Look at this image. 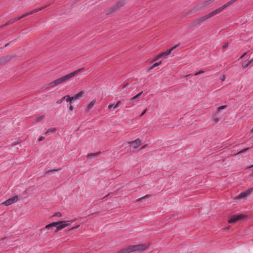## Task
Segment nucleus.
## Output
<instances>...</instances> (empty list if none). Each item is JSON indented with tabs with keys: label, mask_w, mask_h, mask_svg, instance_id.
Instances as JSON below:
<instances>
[{
	"label": "nucleus",
	"mask_w": 253,
	"mask_h": 253,
	"mask_svg": "<svg viewBox=\"0 0 253 253\" xmlns=\"http://www.w3.org/2000/svg\"><path fill=\"white\" fill-rule=\"evenodd\" d=\"M84 72H85V70H84V68H80L77 70H76V71L72 72L71 73H70L68 75H67L65 76H63L59 79H58L51 82L50 83H49L48 84L47 87H52L57 86L60 84H61L64 83L67 80L70 79L74 76H75L77 75L80 74Z\"/></svg>",
	"instance_id": "f257e3e1"
},
{
	"label": "nucleus",
	"mask_w": 253,
	"mask_h": 253,
	"mask_svg": "<svg viewBox=\"0 0 253 253\" xmlns=\"http://www.w3.org/2000/svg\"><path fill=\"white\" fill-rule=\"evenodd\" d=\"M71 223L70 221L62 220L58 222H54L46 225L44 228L46 229H49L50 228L56 227L55 232L56 233L59 231L63 229L66 227L70 225Z\"/></svg>",
	"instance_id": "f03ea898"
},
{
	"label": "nucleus",
	"mask_w": 253,
	"mask_h": 253,
	"mask_svg": "<svg viewBox=\"0 0 253 253\" xmlns=\"http://www.w3.org/2000/svg\"><path fill=\"white\" fill-rule=\"evenodd\" d=\"M148 248V246L145 244H138L136 245H130L125 247L120 251L118 253H130L134 251H143Z\"/></svg>",
	"instance_id": "7ed1b4c3"
},
{
	"label": "nucleus",
	"mask_w": 253,
	"mask_h": 253,
	"mask_svg": "<svg viewBox=\"0 0 253 253\" xmlns=\"http://www.w3.org/2000/svg\"><path fill=\"white\" fill-rule=\"evenodd\" d=\"M235 1V0H232L227 2L224 5L221 6L220 7L216 9V10L213 11L212 12L210 13L209 14L204 16L203 17L201 18V21L206 20L208 19V18L221 12L224 9H225L227 7L230 5L231 4H232Z\"/></svg>",
	"instance_id": "20e7f679"
},
{
	"label": "nucleus",
	"mask_w": 253,
	"mask_h": 253,
	"mask_svg": "<svg viewBox=\"0 0 253 253\" xmlns=\"http://www.w3.org/2000/svg\"><path fill=\"white\" fill-rule=\"evenodd\" d=\"M246 216L245 214H240L237 215H233L231 216L230 218L228 220V222L229 223H233L237 221L241 220L245 218Z\"/></svg>",
	"instance_id": "39448f33"
},
{
	"label": "nucleus",
	"mask_w": 253,
	"mask_h": 253,
	"mask_svg": "<svg viewBox=\"0 0 253 253\" xmlns=\"http://www.w3.org/2000/svg\"><path fill=\"white\" fill-rule=\"evenodd\" d=\"M18 200V197L17 196H14L13 197L10 198L6 200L3 204L6 206H9L13 203H16Z\"/></svg>",
	"instance_id": "423d86ee"
},
{
	"label": "nucleus",
	"mask_w": 253,
	"mask_h": 253,
	"mask_svg": "<svg viewBox=\"0 0 253 253\" xmlns=\"http://www.w3.org/2000/svg\"><path fill=\"white\" fill-rule=\"evenodd\" d=\"M141 141L139 139H137L134 141H129L128 144L133 148H138L141 144Z\"/></svg>",
	"instance_id": "0eeeda50"
},
{
	"label": "nucleus",
	"mask_w": 253,
	"mask_h": 253,
	"mask_svg": "<svg viewBox=\"0 0 253 253\" xmlns=\"http://www.w3.org/2000/svg\"><path fill=\"white\" fill-rule=\"evenodd\" d=\"M253 188H250L245 192L241 193L237 197V199L244 198L249 195L253 191Z\"/></svg>",
	"instance_id": "6e6552de"
},
{
	"label": "nucleus",
	"mask_w": 253,
	"mask_h": 253,
	"mask_svg": "<svg viewBox=\"0 0 253 253\" xmlns=\"http://www.w3.org/2000/svg\"><path fill=\"white\" fill-rule=\"evenodd\" d=\"M178 44L172 47V48H171L170 49H168L166 51L161 53V54H162V56L163 57L168 56L170 54V53L173 49H174L176 47L178 46Z\"/></svg>",
	"instance_id": "1a4fd4ad"
},
{
	"label": "nucleus",
	"mask_w": 253,
	"mask_h": 253,
	"mask_svg": "<svg viewBox=\"0 0 253 253\" xmlns=\"http://www.w3.org/2000/svg\"><path fill=\"white\" fill-rule=\"evenodd\" d=\"M84 94V91L83 90L80 91L76 94H75L74 96H73V99L74 100H77L79 99L80 98L83 97V95Z\"/></svg>",
	"instance_id": "9d476101"
},
{
	"label": "nucleus",
	"mask_w": 253,
	"mask_h": 253,
	"mask_svg": "<svg viewBox=\"0 0 253 253\" xmlns=\"http://www.w3.org/2000/svg\"><path fill=\"white\" fill-rule=\"evenodd\" d=\"M121 101L119 100L117 102L116 105H113L112 104H110L108 106V109L109 110H110L112 108L115 109L121 104Z\"/></svg>",
	"instance_id": "9b49d317"
},
{
	"label": "nucleus",
	"mask_w": 253,
	"mask_h": 253,
	"mask_svg": "<svg viewBox=\"0 0 253 253\" xmlns=\"http://www.w3.org/2000/svg\"><path fill=\"white\" fill-rule=\"evenodd\" d=\"M29 12L26 13H25V14H24L22 15V16H20V17H17V18H14V19H13L11 20V21H10L9 22V23H12L14 22L15 21H17V20H18L21 19V18H24V17H26V16H29Z\"/></svg>",
	"instance_id": "f8f14e48"
},
{
	"label": "nucleus",
	"mask_w": 253,
	"mask_h": 253,
	"mask_svg": "<svg viewBox=\"0 0 253 253\" xmlns=\"http://www.w3.org/2000/svg\"><path fill=\"white\" fill-rule=\"evenodd\" d=\"M96 99H94L90 102H89V103L87 106L86 110L87 111L90 110L93 107V106L96 103Z\"/></svg>",
	"instance_id": "ddd939ff"
},
{
	"label": "nucleus",
	"mask_w": 253,
	"mask_h": 253,
	"mask_svg": "<svg viewBox=\"0 0 253 253\" xmlns=\"http://www.w3.org/2000/svg\"><path fill=\"white\" fill-rule=\"evenodd\" d=\"M142 93H143V92L141 91V92H139V93H138L137 94H136V95H135L134 96H133V97L131 98L130 99V102H132V104L133 105L135 104V103L134 102H133V101L138 99L141 96V95L142 94Z\"/></svg>",
	"instance_id": "4468645a"
},
{
	"label": "nucleus",
	"mask_w": 253,
	"mask_h": 253,
	"mask_svg": "<svg viewBox=\"0 0 253 253\" xmlns=\"http://www.w3.org/2000/svg\"><path fill=\"white\" fill-rule=\"evenodd\" d=\"M253 61V59H251L248 61L246 60L244 61L242 64V67L244 68H247Z\"/></svg>",
	"instance_id": "2eb2a0df"
},
{
	"label": "nucleus",
	"mask_w": 253,
	"mask_h": 253,
	"mask_svg": "<svg viewBox=\"0 0 253 253\" xmlns=\"http://www.w3.org/2000/svg\"><path fill=\"white\" fill-rule=\"evenodd\" d=\"M64 97H65V100L66 101V102H69L70 103H71L72 101L74 100L73 97H71L69 95H66L64 96Z\"/></svg>",
	"instance_id": "dca6fc26"
},
{
	"label": "nucleus",
	"mask_w": 253,
	"mask_h": 253,
	"mask_svg": "<svg viewBox=\"0 0 253 253\" xmlns=\"http://www.w3.org/2000/svg\"><path fill=\"white\" fill-rule=\"evenodd\" d=\"M55 131H56V128H54V127L49 128L45 132V134L47 135V134H49L50 133L54 132Z\"/></svg>",
	"instance_id": "f3484780"
},
{
	"label": "nucleus",
	"mask_w": 253,
	"mask_h": 253,
	"mask_svg": "<svg viewBox=\"0 0 253 253\" xmlns=\"http://www.w3.org/2000/svg\"><path fill=\"white\" fill-rule=\"evenodd\" d=\"M100 152H98L97 153H90V154H88L87 155V158H93V157L95 156H97V155H98L99 154H100Z\"/></svg>",
	"instance_id": "a211bd4d"
},
{
	"label": "nucleus",
	"mask_w": 253,
	"mask_h": 253,
	"mask_svg": "<svg viewBox=\"0 0 253 253\" xmlns=\"http://www.w3.org/2000/svg\"><path fill=\"white\" fill-rule=\"evenodd\" d=\"M214 0H207L205 1L203 4V6L208 5L211 3Z\"/></svg>",
	"instance_id": "6ab92c4d"
},
{
	"label": "nucleus",
	"mask_w": 253,
	"mask_h": 253,
	"mask_svg": "<svg viewBox=\"0 0 253 253\" xmlns=\"http://www.w3.org/2000/svg\"><path fill=\"white\" fill-rule=\"evenodd\" d=\"M162 62L161 61H160V62H157V63H154L151 67H150V69H153L154 68L160 65L161 64Z\"/></svg>",
	"instance_id": "aec40b11"
},
{
	"label": "nucleus",
	"mask_w": 253,
	"mask_h": 253,
	"mask_svg": "<svg viewBox=\"0 0 253 253\" xmlns=\"http://www.w3.org/2000/svg\"><path fill=\"white\" fill-rule=\"evenodd\" d=\"M249 148H245V149H243V150H242L240 151H239V152H238L237 153H236V154H235V155H239V154H241V153H243V152H246V151H247V150H249Z\"/></svg>",
	"instance_id": "412c9836"
},
{
	"label": "nucleus",
	"mask_w": 253,
	"mask_h": 253,
	"mask_svg": "<svg viewBox=\"0 0 253 253\" xmlns=\"http://www.w3.org/2000/svg\"><path fill=\"white\" fill-rule=\"evenodd\" d=\"M65 97H64V96L63 97L60 99L58 100L56 102V103L58 104H61L63 102V101L65 100Z\"/></svg>",
	"instance_id": "4be33fe9"
},
{
	"label": "nucleus",
	"mask_w": 253,
	"mask_h": 253,
	"mask_svg": "<svg viewBox=\"0 0 253 253\" xmlns=\"http://www.w3.org/2000/svg\"><path fill=\"white\" fill-rule=\"evenodd\" d=\"M226 107H227L226 105H223V106H220L217 108V111H220L225 109Z\"/></svg>",
	"instance_id": "5701e85b"
},
{
	"label": "nucleus",
	"mask_w": 253,
	"mask_h": 253,
	"mask_svg": "<svg viewBox=\"0 0 253 253\" xmlns=\"http://www.w3.org/2000/svg\"><path fill=\"white\" fill-rule=\"evenodd\" d=\"M162 57V54L160 53L155 57V58L154 59V61H156Z\"/></svg>",
	"instance_id": "b1692460"
},
{
	"label": "nucleus",
	"mask_w": 253,
	"mask_h": 253,
	"mask_svg": "<svg viewBox=\"0 0 253 253\" xmlns=\"http://www.w3.org/2000/svg\"><path fill=\"white\" fill-rule=\"evenodd\" d=\"M204 73V71H203V70H200V71L198 72H196V73H195L194 75L195 76H198L201 74H202V73Z\"/></svg>",
	"instance_id": "393cba45"
},
{
	"label": "nucleus",
	"mask_w": 253,
	"mask_h": 253,
	"mask_svg": "<svg viewBox=\"0 0 253 253\" xmlns=\"http://www.w3.org/2000/svg\"><path fill=\"white\" fill-rule=\"evenodd\" d=\"M21 142V140H18V141H16V142H14L12 143L11 144V145H12V146H15V145H16V144H18L20 143Z\"/></svg>",
	"instance_id": "a878e982"
},
{
	"label": "nucleus",
	"mask_w": 253,
	"mask_h": 253,
	"mask_svg": "<svg viewBox=\"0 0 253 253\" xmlns=\"http://www.w3.org/2000/svg\"><path fill=\"white\" fill-rule=\"evenodd\" d=\"M54 216H61V213L60 212H56L54 215Z\"/></svg>",
	"instance_id": "bb28decb"
},
{
	"label": "nucleus",
	"mask_w": 253,
	"mask_h": 253,
	"mask_svg": "<svg viewBox=\"0 0 253 253\" xmlns=\"http://www.w3.org/2000/svg\"><path fill=\"white\" fill-rule=\"evenodd\" d=\"M213 119L215 123H217L219 121V119L215 116L213 117Z\"/></svg>",
	"instance_id": "cd10ccee"
},
{
	"label": "nucleus",
	"mask_w": 253,
	"mask_h": 253,
	"mask_svg": "<svg viewBox=\"0 0 253 253\" xmlns=\"http://www.w3.org/2000/svg\"><path fill=\"white\" fill-rule=\"evenodd\" d=\"M43 116H40V117L38 118L36 120V121L37 122H39L41 120H42L43 118Z\"/></svg>",
	"instance_id": "c85d7f7f"
},
{
	"label": "nucleus",
	"mask_w": 253,
	"mask_h": 253,
	"mask_svg": "<svg viewBox=\"0 0 253 253\" xmlns=\"http://www.w3.org/2000/svg\"><path fill=\"white\" fill-rule=\"evenodd\" d=\"M69 109L70 111H72L74 110V108L73 106L71 104H70Z\"/></svg>",
	"instance_id": "c756f323"
},
{
	"label": "nucleus",
	"mask_w": 253,
	"mask_h": 253,
	"mask_svg": "<svg viewBox=\"0 0 253 253\" xmlns=\"http://www.w3.org/2000/svg\"><path fill=\"white\" fill-rule=\"evenodd\" d=\"M79 226H80L79 224L77 225V226H75V227H73L72 228H71L70 229V230H74L75 229L78 228V227H79Z\"/></svg>",
	"instance_id": "7c9ffc66"
},
{
	"label": "nucleus",
	"mask_w": 253,
	"mask_h": 253,
	"mask_svg": "<svg viewBox=\"0 0 253 253\" xmlns=\"http://www.w3.org/2000/svg\"><path fill=\"white\" fill-rule=\"evenodd\" d=\"M44 139V137L43 136H41L39 137L38 140L39 141H42Z\"/></svg>",
	"instance_id": "2f4dec72"
},
{
	"label": "nucleus",
	"mask_w": 253,
	"mask_h": 253,
	"mask_svg": "<svg viewBox=\"0 0 253 253\" xmlns=\"http://www.w3.org/2000/svg\"><path fill=\"white\" fill-rule=\"evenodd\" d=\"M146 111H147V110H146V109H145V110L142 112V113L141 114L140 116H141V117H142V116H143V115L145 114V113L146 112Z\"/></svg>",
	"instance_id": "473e14b6"
},
{
	"label": "nucleus",
	"mask_w": 253,
	"mask_h": 253,
	"mask_svg": "<svg viewBox=\"0 0 253 253\" xmlns=\"http://www.w3.org/2000/svg\"><path fill=\"white\" fill-rule=\"evenodd\" d=\"M47 6H48L47 5H45L44 6H43V7H42L39 8H38V9H39V11H40V10H42L43 9L45 8V7H46Z\"/></svg>",
	"instance_id": "72a5a7b5"
},
{
	"label": "nucleus",
	"mask_w": 253,
	"mask_h": 253,
	"mask_svg": "<svg viewBox=\"0 0 253 253\" xmlns=\"http://www.w3.org/2000/svg\"><path fill=\"white\" fill-rule=\"evenodd\" d=\"M225 77L224 75H223L222 77L220 78V80L222 81H224L225 80Z\"/></svg>",
	"instance_id": "f704fd0d"
},
{
	"label": "nucleus",
	"mask_w": 253,
	"mask_h": 253,
	"mask_svg": "<svg viewBox=\"0 0 253 253\" xmlns=\"http://www.w3.org/2000/svg\"><path fill=\"white\" fill-rule=\"evenodd\" d=\"M228 45V43H227L225 44L223 46V48H225L227 47Z\"/></svg>",
	"instance_id": "c9c22d12"
},
{
	"label": "nucleus",
	"mask_w": 253,
	"mask_h": 253,
	"mask_svg": "<svg viewBox=\"0 0 253 253\" xmlns=\"http://www.w3.org/2000/svg\"><path fill=\"white\" fill-rule=\"evenodd\" d=\"M148 195H146V196H145V197L140 198H139V199L137 200V201L141 200L142 199H144L145 197H148Z\"/></svg>",
	"instance_id": "e433bc0d"
},
{
	"label": "nucleus",
	"mask_w": 253,
	"mask_h": 253,
	"mask_svg": "<svg viewBox=\"0 0 253 253\" xmlns=\"http://www.w3.org/2000/svg\"><path fill=\"white\" fill-rule=\"evenodd\" d=\"M33 11H34V13H35L36 12L39 11V9L38 8L35 9L33 10Z\"/></svg>",
	"instance_id": "4c0bfd02"
},
{
	"label": "nucleus",
	"mask_w": 253,
	"mask_h": 253,
	"mask_svg": "<svg viewBox=\"0 0 253 253\" xmlns=\"http://www.w3.org/2000/svg\"><path fill=\"white\" fill-rule=\"evenodd\" d=\"M34 11H33V10L29 12V15L31 14H34Z\"/></svg>",
	"instance_id": "58836bf2"
},
{
	"label": "nucleus",
	"mask_w": 253,
	"mask_h": 253,
	"mask_svg": "<svg viewBox=\"0 0 253 253\" xmlns=\"http://www.w3.org/2000/svg\"><path fill=\"white\" fill-rule=\"evenodd\" d=\"M57 171L56 169H53V170L47 171V173H49V172H51V171Z\"/></svg>",
	"instance_id": "ea45409f"
},
{
	"label": "nucleus",
	"mask_w": 253,
	"mask_h": 253,
	"mask_svg": "<svg viewBox=\"0 0 253 253\" xmlns=\"http://www.w3.org/2000/svg\"><path fill=\"white\" fill-rule=\"evenodd\" d=\"M245 54H246V53H245L244 54H243V55L241 57V58H243V57L244 56V55H245Z\"/></svg>",
	"instance_id": "a19ab883"
},
{
	"label": "nucleus",
	"mask_w": 253,
	"mask_h": 253,
	"mask_svg": "<svg viewBox=\"0 0 253 253\" xmlns=\"http://www.w3.org/2000/svg\"><path fill=\"white\" fill-rule=\"evenodd\" d=\"M126 85H127V84H126L124 85V86H123V88H124V87H125L126 86Z\"/></svg>",
	"instance_id": "79ce46f5"
},
{
	"label": "nucleus",
	"mask_w": 253,
	"mask_h": 253,
	"mask_svg": "<svg viewBox=\"0 0 253 253\" xmlns=\"http://www.w3.org/2000/svg\"><path fill=\"white\" fill-rule=\"evenodd\" d=\"M253 167V165L249 167V168Z\"/></svg>",
	"instance_id": "37998d69"
},
{
	"label": "nucleus",
	"mask_w": 253,
	"mask_h": 253,
	"mask_svg": "<svg viewBox=\"0 0 253 253\" xmlns=\"http://www.w3.org/2000/svg\"><path fill=\"white\" fill-rule=\"evenodd\" d=\"M251 132H252V133H253V128L252 129V130H251Z\"/></svg>",
	"instance_id": "c03bdc74"
}]
</instances>
